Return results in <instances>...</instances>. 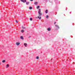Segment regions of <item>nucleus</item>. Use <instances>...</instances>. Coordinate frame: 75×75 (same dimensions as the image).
<instances>
[{
    "instance_id": "nucleus-23",
    "label": "nucleus",
    "mask_w": 75,
    "mask_h": 75,
    "mask_svg": "<svg viewBox=\"0 0 75 75\" xmlns=\"http://www.w3.org/2000/svg\"><path fill=\"white\" fill-rule=\"evenodd\" d=\"M30 0V1H33V0Z\"/></svg>"
},
{
    "instance_id": "nucleus-2",
    "label": "nucleus",
    "mask_w": 75,
    "mask_h": 75,
    "mask_svg": "<svg viewBox=\"0 0 75 75\" xmlns=\"http://www.w3.org/2000/svg\"><path fill=\"white\" fill-rule=\"evenodd\" d=\"M20 44V42H16V45L17 46H18Z\"/></svg>"
},
{
    "instance_id": "nucleus-15",
    "label": "nucleus",
    "mask_w": 75,
    "mask_h": 75,
    "mask_svg": "<svg viewBox=\"0 0 75 75\" xmlns=\"http://www.w3.org/2000/svg\"><path fill=\"white\" fill-rule=\"evenodd\" d=\"M6 62V61L5 60H4L2 61V62L4 63V62Z\"/></svg>"
},
{
    "instance_id": "nucleus-14",
    "label": "nucleus",
    "mask_w": 75,
    "mask_h": 75,
    "mask_svg": "<svg viewBox=\"0 0 75 75\" xmlns=\"http://www.w3.org/2000/svg\"><path fill=\"white\" fill-rule=\"evenodd\" d=\"M24 32V30H21V33H23V32Z\"/></svg>"
},
{
    "instance_id": "nucleus-6",
    "label": "nucleus",
    "mask_w": 75,
    "mask_h": 75,
    "mask_svg": "<svg viewBox=\"0 0 75 75\" xmlns=\"http://www.w3.org/2000/svg\"><path fill=\"white\" fill-rule=\"evenodd\" d=\"M47 30L48 31H50V30H51V28H48Z\"/></svg>"
},
{
    "instance_id": "nucleus-1",
    "label": "nucleus",
    "mask_w": 75,
    "mask_h": 75,
    "mask_svg": "<svg viewBox=\"0 0 75 75\" xmlns=\"http://www.w3.org/2000/svg\"><path fill=\"white\" fill-rule=\"evenodd\" d=\"M38 13H39V16H41L42 15V14L41 13V9H39V11Z\"/></svg>"
},
{
    "instance_id": "nucleus-4",
    "label": "nucleus",
    "mask_w": 75,
    "mask_h": 75,
    "mask_svg": "<svg viewBox=\"0 0 75 75\" xmlns=\"http://www.w3.org/2000/svg\"><path fill=\"white\" fill-rule=\"evenodd\" d=\"M24 45L25 47H27V44L24 43Z\"/></svg>"
},
{
    "instance_id": "nucleus-11",
    "label": "nucleus",
    "mask_w": 75,
    "mask_h": 75,
    "mask_svg": "<svg viewBox=\"0 0 75 75\" xmlns=\"http://www.w3.org/2000/svg\"><path fill=\"white\" fill-rule=\"evenodd\" d=\"M32 7H31V6H30L29 7V9H30V10H31V9H32Z\"/></svg>"
},
{
    "instance_id": "nucleus-8",
    "label": "nucleus",
    "mask_w": 75,
    "mask_h": 75,
    "mask_svg": "<svg viewBox=\"0 0 75 75\" xmlns=\"http://www.w3.org/2000/svg\"><path fill=\"white\" fill-rule=\"evenodd\" d=\"M34 4L35 5H37V4H38V2H35L34 3Z\"/></svg>"
},
{
    "instance_id": "nucleus-13",
    "label": "nucleus",
    "mask_w": 75,
    "mask_h": 75,
    "mask_svg": "<svg viewBox=\"0 0 75 75\" xmlns=\"http://www.w3.org/2000/svg\"><path fill=\"white\" fill-rule=\"evenodd\" d=\"M30 4V2H26V4H27V5H28V4Z\"/></svg>"
},
{
    "instance_id": "nucleus-20",
    "label": "nucleus",
    "mask_w": 75,
    "mask_h": 75,
    "mask_svg": "<svg viewBox=\"0 0 75 75\" xmlns=\"http://www.w3.org/2000/svg\"><path fill=\"white\" fill-rule=\"evenodd\" d=\"M16 23H18V21H17V20H16Z\"/></svg>"
},
{
    "instance_id": "nucleus-22",
    "label": "nucleus",
    "mask_w": 75,
    "mask_h": 75,
    "mask_svg": "<svg viewBox=\"0 0 75 75\" xmlns=\"http://www.w3.org/2000/svg\"><path fill=\"white\" fill-rule=\"evenodd\" d=\"M56 24V22H55L54 23V24Z\"/></svg>"
},
{
    "instance_id": "nucleus-16",
    "label": "nucleus",
    "mask_w": 75,
    "mask_h": 75,
    "mask_svg": "<svg viewBox=\"0 0 75 75\" xmlns=\"http://www.w3.org/2000/svg\"><path fill=\"white\" fill-rule=\"evenodd\" d=\"M40 8V6H38L37 7V9H38V8Z\"/></svg>"
},
{
    "instance_id": "nucleus-5",
    "label": "nucleus",
    "mask_w": 75,
    "mask_h": 75,
    "mask_svg": "<svg viewBox=\"0 0 75 75\" xmlns=\"http://www.w3.org/2000/svg\"><path fill=\"white\" fill-rule=\"evenodd\" d=\"M55 26L56 27H57V28H59V26H58V25H55Z\"/></svg>"
},
{
    "instance_id": "nucleus-12",
    "label": "nucleus",
    "mask_w": 75,
    "mask_h": 75,
    "mask_svg": "<svg viewBox=\"0 0 75 75\" xmlns=\"http://www.w3.org/2000/svg\"><path fill=\"white\" fill-rule=\"evenodd\" d=\"M46 13H48V10H46L45 11Z\"/></svg>"
},
{
    "instance_id": "nucleus-3",
    "label": "nucleus",
    "mask_w": 75,
    "mask_h": 75,
    "mask_svg": "<svg viewBox=\"0 0 75 75\" xmlns=\"http://www.w3.org/2000/svg\"><path fill=\"white\" fill-rule=\"evenodd\" d=\"M21 1L23 3H25L26 2V0H21Z\"/></svg>"
},
{
    "instance_id": "nucleus-19",
    "label": "nucleus",
    "mask_w": 75,
    "mask_h": 75,
    "mask_svg": "<svg viewBox=\"0 0 75 75\" xmlns=\"http://www.w3.org/2000/svg\"><path fill=\"white\" fill-rule=\"evenodd\" d=\"M46 18H48V15L47 16Z\"/></svg>"
},
{
    "instance_id": "nucleus-9",
    "label": "nucleus",
    "mask_w": 75,
    "mask_h": 75,
    "mask_svg": "<svg viewBox=\"0 0 75 75\" xmlns=\"http://www.w3.org/2000/svg\"><path fill=\"white\" fill-rule=\"evenodd\" d=\"M20 38L21 39H22V40H24V39L23 38V36H21Z\"/></svg>"
},
{
    "instance_id": "nucleus-10",
    "label": "nucleus",
    "mask_w": 75,
    "mask_h": 75,
    "mask_svg": "<svg viewBox=\"0 0 75 75\" xmlns=\"http://www.w3.org/2000/svg\"><path fill=\"white\" fill-rule=\"evenodd\" d=\"M9 67V65H8V64H7L6 66V68H8V67Z\"/></svg>"
},
{
    "instance_id": "nucleus-17",
    "label": "nucleus",
    "mask_w": 75,
    "mask_h": 75,
    "mask_svg": "<svg viewBox=\"0 0 75 75\" xmlns=\"http://www.w3.org/2000/svg\"><path fill=\"white\" fill-rule=\"evenodd\" d=\"M38 58H39V57H38L37 56V57H36V59H38Z\"/></svg>"
},
{
    "instance_id": "nucleus-21",
    "label": "nucleus",
    "mask_w": 75,
    "mask_h": 75,
    "mask_svg": "<svg viewBox=\"0 0 75 75\" xmlns=\"http://www.w3.org/2000/svg\"><path fill=\"white\" fill-rule=\"evenodd\" d=\"M22 28H25L23 27H22Z\"/></svg>"
},
{
    "instance_id": "nucleus-7",
    "label": "nucleus",
    "mask_w": 75,
    "mask_h": 75,
    "mask_svg": "<svg viewBox=\"0 0 75 75\" xmlns=\"http://www.w3.org/2000/svg\"><path fill=\"white\" fill-rule=\"evenodd\" d=\"M38 18H39V20H41V16H40V17L38 16Z\"/></svg>"
},
{
    "instance_id": "nucleus-25",
    "label": "nucleus",
    "mask_w": 75,
    "mask_h": 75,
    "mask_svg": "<svg viewBox=\"0 0 75 75\" xmlns=\"http://www.w3.org/2000/svg\"><path fill=\"white\" fill-rule=\"evenodd\" d=\"M56 21H58V20H56Z\"/></svg>"
},
{
    "instance_id": "nucleus-18",
    "label": "nucleus",
    "mask_w": 75,
    "mask_h": 75,
    "mask_svg": "<svg viewBox=\"0 0 75 75\" xmlns=\"http://www.w3.org/2000/svg\"><path fill=\"white\" fill-rule=\"evenodd\" d=\"M32 20H33V19H32V18H30V20L31 21H32Z\"/></svg>"
},
{
    "instance_id": "nucleus-24",
    "label": "nucleus",
    "mask_w": 75,
    "mask_h": 75,
    "mask_svg": "<svg viewBox=\"0 0 75 75\" xmlns=\"http://www.w3.org/2000/svg\"><path fill=\"white\" fill-rule=\"evenodd\" d=\"M30 37H31V36H30L29 37V38H30Z\"/></svg>"
}]
</instances>
